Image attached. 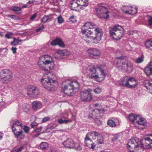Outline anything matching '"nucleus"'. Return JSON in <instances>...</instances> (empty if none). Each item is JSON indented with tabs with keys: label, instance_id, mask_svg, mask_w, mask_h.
<instances>
[{
	"label": "nucleus",
	"instance_id": "5",
	"mask_svg": "<svg viewBox=\"0 0 152 152\" xmlns=\"http://www.w3.org/2000/svg\"><path fill=\"white\" fill-rule=\"evenodd\" d=\"M98 68L101 73L99 78H101L102 80H104L106 75V73L104 72L105 66H101L98 67ZM86 73L88 75L90 76L91 78L96 79L99 78V75H96V69L94 65H91L88 66L86 69Z\"/></svg>",
	"mask_w": 152,
	"mask_h": 152
},
{
	"label": "nucleus",
	"instance_id": "35",
	"mask_svg": "<svg viewBox=\"0 0 152 152\" xmlns=\"http://www.w3.org/2000/svg\"><path fill=\"white\" fill-rule=\"evenodd\" d=\"M40 148L43 150L46 149L48 148V144L46 142H42L40 144Z\"/></svg>",
	"mask_w": 152,
	"mask_h": 152
},
{
	"label": "nucleus",
	"instance_id": "49",
	"mask_svg": "<svg viewBox=\"0 0 152 152\" xmlns=\"http://www.w3.org/2000/svg\"><path fill=\"white\" fill-rule=\"evenodd\" d=\"M50 120V118L49 117H46L44 118L42 120V122L45 123L47 121H49Z\"/></svg>",
	"mask_w": 152,
	"mask_h": 152
},
{
	"label": "nucleus",
	"instance_id": "61",
	"mask_svg": "<svg viewBox=\"0 0 152 152\" xmlns=\"http://www.w3.org/2000/svg\"><path fill=\"white\" fill-rule=\"evenodd\" d=\"M3 133L0 132V140H1L2 138Z\"/></svg>",
	"mask_w": 152,
	"mask_h": 152
},
{
	"label": "nucleus",
	"instance_id": "34",
	"mask_svg": "<svg viewBox=\"0 0 152 152\" xmlns=\"http://www.w3.org/2000/svg\"><path fill=\"white\" fill-rule=\"evenodd\" d=\"M144 57L143 56H141L137 58L135 61V63L137 64H140L144 60Z\"/></svg>",
	"mask_w": 152,
	"mask_h": 152
},
{
	"label": "nucleus",
	"instance_id": "29",
	"mask_svg": "<svg viewBox=\"0 0 152 152\" xmlns=\"http://www.w3.org/2000/svg\"><path fill=\"white\" fill-rule=\"evenodd\" d=\"M137 9L136 7L133 8L132 7V9H130L129 11H126V12H127V14H129L130 15H134L137 12Z\"/></svg>",
	"mask_w": 152,
	"mask_h": 152
},
{
	"label": "nucleus",
	"instance_id": "27",
	"mask_svg": "<svg viewBox=\"0 0 152 152\" xmlns=\"http://www.w3.org/2000/svg\"><path fill=\"white\" fill-rule=\"evenodd\" d=\"M19 126L21 129L22 128V126L21 123L18 121H15L13 123L12 127V131H14L16 129V128H19Z\"/></svg>",
	"mask_w": 152,
	"mask_h": 152
},
{
	"label": "nucleus",
	"instance_id": "1",
	"mask_svg": "<svg viewBox=\"0 0 152 152\" xmlns=\"http://www.w3.org/2000/svg\"><path fill=\"white\" fill-rule=\"evenodd\" d=\"M96 27L95 24L91 22H87L82 26V38L87 43H90L91 40L93 43L97 44L101 40L103 35V32L102 29L99 28H95L94 30L95 37L90 36L88 35L91 34L92 32L88 29L95 28Z\"/></svg>",
	"mask_w": 152,
	"mask_h": 152
},
{
	"label": "nucleus",
	"instance_id": "40",
	"mask_svg": "<svg viewBox=\"0 0 152 152\" xmlns=\"http://www.w3.org/2000/svg\"><path fill=\"white\" fill-rule=\"evenodd\" d=\"M13 35V33L12 32H8L5 35V37L7 39H10Z\"/></svg>",
	"mask_w": 152,
	"mask_h": 152
},
{
	"label": "nucleus",
	"instance_id": "19",
	"mask_svg": "<svg viewBox=\"0 0 152 152\" xmlns=\"http://www.w3.org/2000/svg\"><path fill=\"white\" fill-rule=\"evenodd\" d=\"M91 132H93L95 134L94 135H92V138L93 139H95L93 138L94 137H97V142L98 144H101L103 143L104 138L102 135L96 131H91Z\"/></svg>",
	"mask_w": 152,
	"mask_h": 152
},
{
	"label": "nucleus",
	"instance_id": "62",
	"mask_svg": "<svg viewBox=\"0 0 152 152\" xmlns=\"http://www.w3.org/2000/svg\"><path fill=\"white\" fill-rule=\"evenodd\" d=\"M27 5H24L22 7V8H25L27 7Z\"/></svg>",
	"mask_w": 152,
	"mask_h": 152
},
{
	"label": "nucleus",
	"instance_id": "13",
	"mask_svg": "<svg viewBox=\"0 0 152 152\" xmlns=\"http://www.w3.org/2000/svg\"><path fill=\"white\" fill-rule=\"evenodd\" d=\"M94 133L91 132H88L86 134L85 139V143L86 146L88 148L92 149H94L96 145L93 142L92 140L90 139V137H92V135H94Z\"/></svg>",
	"mask_w": 152,
	"mask_h": 152
},
{
	"label": "nucleus",
	"instance_id": "46",
	"mask_svg": "<svg viewBox=\"0 0 152 152\" xmlns=\"http://www.w3.org/2000/svg\"><path fill=\"white\" fill-rule=\"evenodd\" d=\"M69 20L73 23H75L76 22L77 20L74 18V16H71L69 18Z\"/></svg>",
	"mask_w": 152,
	"mask_h": 152
},
{
	"label": "nucleus",
	"instance_id": "33",
	"mask_svg": "<svg viewBox=\"0 0 152 152\" xmlns=\"http://www.w3.org/2000/svg\"><path fill=\"white\" fill-rule=\"evenodd\" d=\"M145 87L147 89L150 91H152V80H151L150 81L148 82L145 86Z\"/></svg>",
	"mask_w": 152,
	"mask_h": 152
},
{
	"label": "nucleus",
	"instance_id": "38",
	"mask_svg": "<svg viewBox=\"0 0 152 152\" xmlns=\"http://www.w3.org/2000/svg\"><path fill=\"white\" fill-rule=\"evenodd\" d=\"M11 9L17 13H19L18 12L21 10V8L19 7L13 6L12 7Z\"/></svg>",
	"mask_w": 152,
	"mask_h": 152
},
{
	"label": "nucleus",
	"instance_id": "26",
	"mask_svg": "<svg viewBox=\"0 0 152 152\" xmlns=\"http://www.w3.org/2000/svg\"><path fill=\"white\" fill-rule=\"evenodd\" d=\"M15 136L17 138H20V139H22L23 138L24 135L22 134L23 131L21 130L18 131H16V129L14 131H12Z\"/></svg>",
	"mask_w": 152,
	"mask_h": 152
},
{
	"label": "nucleus",
	"instance_id": "51",
	"mask_svg": "<svg viewBox=\"0 0 152 152\" xmlns=\"http://www.w3.org/2000/svg\"><path fill=\"white\" fill-rule=\"evenodd\" d=\"M36 17L37 14L36 13L34 14L31 16L30 19V20L32 21H33L34 19Z\"/></svg>",
	"mask_w": 152,
	"mask_h": 152
},
{
	"label": "nucleus",
	"instance_id": "28",
	"mask_svg": "<svg viewBox=\"0 0 152 152\" xmlns=\"http://www.w3.org/2000/svg\"><path fill=\"white\" fill-rule=\"evenodd\" d=\"M71 84L74 89L78 88L80 87V84L76 80H74L71 82Z\"/></svg>",
	"mask_w": 152,
	"mask_h": 152
},
{
	"label": "nucleus",
	"instance_id": "16",
	"mask_svg": "<svg viewBox=\"0 0 152 152\" xmlns=\"http://www.w3.org/2000/svg\"><path fill=\"white\" fill-rule=\"evenodd\" d=\"M126 87L129 88H134L137 85V80L134 77L128 78V80L127 81Z\"/></svg>",
	"mask_w": 152,
	"mask_h": 152
},
{
	"label": "nucleus",
	"instance_id": "4",
	"mask_svg": "<svg viewBox=\"0 0 152 152\" xmlns=\"http://www.w3.org/2000/svg\"><path fill=\"white\" fill-rule=\"evenodd\" d=\"M39 66L45 71H48L46 67H48L50 69H53L54 66L53 58L51 56L43 55L40 57L38 62Z\"/></svg>",
	"mask_w": 152,
	"mask_h": 152
},
{
	"label": "nucleus",
	"instance_id": "42",
	"mask_svg": "<svg viewBox=\"0 0 152 152\" xmlns=\"http://www.w3.org/2000/svg\"><path fill=\"white\" fill-rule=\"evenodd\" d=\"M94 91L95 93L99 94L102 92V89L100 87H98L94 89Z\"/></svg>",
	"mask_w": 152,
	"mask_h": 152
},
{
	"label": "nucleus",
	"instance_id": "23",
	"mask_svg": "<svg viewBox=\"0 0 152 152\" xmlns=\"http://www.w3.org/2000/svg\"><path fill=\"white\" fill-rule=\"evenodd\" d=\"M81 10H83L84 7H86L88 5L87 0H77Z\"/></svg>",
	"mask_w": 152,
	"mask_h": 152
},
{
	"label": "nucleus",
	"instance_id": "17",
	"mask_svg": "<svg viewBox=\"0 0 152 152\" xmlns=\"http://www.w3.org/2000/svg\"><path fill=\"white\" fill-rule=\"evenodd\" d=\"M69 7L72 10H74L77 11H80L81 10L77 0L72 1L70 3Z\"/></svg>",
	"mask_w": 152,
	"mask_h": 152
},
{
	"label": "nucleus",
	"instance_id": "43",
	"mask_svg": "<svg viewBox=\"0 0 152 152\" xmlns=\"http://www.w3.org/2000/svg\"><path fill=\"white\" fill-rule=\"evenodd\" d=\"M41 21L42 22L45 23L48 21V15H45L41 19Z\"/></svg>",
	"mask_w": 152,
	"mask_h": 152
},
{
	"label": "nucleus",
	"instance_id": "54",
	"mask_svg": "<svg viewBox=\"0 0 152 152\" xmlns=\"http://www.w3.org/2000/svg\"><path fill=\"white\" fill-rule=\"evenodd\" d=\"M42 126L40 127L39 128H38L36 129L35 130V132H39L42 130Z\"/></svg>",
	"mask_w": 152,
	"mask_h": 152
},
{
	"label": "nucleus",
	"instance_id": "14",
	"mask_svg": "<svg viewBox=\"0 0 152 152\" xmlns=\"http://www.w3.org/2000/svg\"><path fill=\"white\" fill-rule=\"evenodd\" d=\"M66 82L67 84H65L64 86H63L62 87V90L65 94L69 95H72L74 94L73 91L74 89L70 81L67 80Z\"/></svg>",
	"mask_w": 152,
	"mask_h": 152
},
{
	"label": "nucleus",
	"instance_id": "15",
	"mask_svg": "<svg viewBox=\"0 0 152 152\" xmlns=\"http://www.w3.org/2000/svg\"><path fill=\"white\" fill-rule=\"evenodd\" d=\"M87 53L91 57L94 59L99 58L100 54V51L96 48H90L87 50Z\"/></svg>",
	"mask_w": 152,
	"mask_h": 152
},
{
	"label": "nucleus",
	"instance_id": "2",
	"mask_svg": "<svg viewBox=\"0 0 152 152\" xmlns=\"http://www.w3.org/2000/svg\"><path fill=\"white\" fill-rule=\"evenodd\" d=\"M127 148L130 149L134 148L136 150H138L139 148L145 149L152 148V135H150L144 138L142 142L138 138H132L129 141Z\"/></svg>",
	"mask_w": 152,
	"mask_h": 152
},
{
	"label": "nucleus",
	"instance_id": "57",
	"mask_svg": "<svg viewBox=\"0 0 152 152\" xmlns=\"http://www.w3.org/2000/svg\"><path fill=\"white\" fill-rule=\"evenodd\" d=\"M36 1V0H32V1H29L27 3V4H33L34 2Z\"/></svg>",
	"mask_w": 152,
	"mask_h": 152
},
{
	"label": "nucleus",
	"instance_id": "6",
	"mask_svg": "<svg viewBox=\"0 0 152 152\" xmlns=\"http://www.w3.org/2000/svg\"><path fill=\"white\" fill-rule=\"evenodd\" d=\"M54 75L49 74L44 75L41 79V82L43 86L47 89L50 91H53L54 89V84L57 82L54 79Z\"/></svg>",
	"mask_w": 152,
	"mask_h": 152
},
{
	"label": "nucleus",
	"instance_id": "47",
	"mask_svg": "<svg viewBox=\"0 0 152 152\" xmlns=\"http://www.w3.org/2000/svg\"><path fill=\"white\" fill-rule=\"evenodd\" d=\"M48 22H50L52 21L54 18L53 15H47Z\"/></svg>",
	"mask_w": 152,
	"mask_h": 152
},
{
	"label": "nucleus",
	"instance_id": "31",
	"mask_svg": "<svg viewBox=\"0 0 152 152\" xmlns=\"http://www.w3.org/2000/svg\"><path fill=\"white\" fill-rule=\"evenodd\" d=\"M145 45L147 48L152 50V40L147 41L145 43Z\"/></svg>",
	"mask_w": 152,
	"mask_h": 152
},
{
	"label": "nucleus",
	"instance_id": "22",
	"mask_svg": "<svg viewBox=\"0 0 152 152\" xmlns=\"http://www.w3.org/2000/svg\"><path fill=\"white\" fill-rule=\"evenodd\" d=\"M51 45H58L61 47H63L64 46V42L61 39L59 38H56L54 41H52Z\"/></svg>",
	"mask_w": 152,
	"mask_h": 152
},
{
	"label": "nucleus",
	"instance_id": "58",
	"mask_svg": "<svg viewBox=\"0 0 152 152\" xmlns=\"http://www.w3.org/2000/svg\"><path fill=\"white\" fill-rule=\"evenodd\" d=\"M100 105V104H99V103H95V104L94 105V106L95 107H97L98 106H99Z\"/></svg>",
	"mask_w": 152,
	"mask_h": 152
},
{
	"label": "nucleus",
	"instance_id": "39",
	"mask_svg": "<svg viewBox=\"0 0 152 152\" xmlns=\"http://www.w3.org/2000/svg\"><path fill=\"white\" fill-rule=\"evenodd\" d=\"M58 122L60 124H67L69 122V121L67 120H63L62 118H60L58 120Z\"/></svg>",
	"mask_w": 152,
	"mask_h": 152
},
{
	"label": "nucleus",
	"instance_id": "24",
	"mask_svg": "<svg viewBox=\"0 0 152 152\" xmlns=\"http://www.w3.org/2000/svg\"><path fill=\"white\" fill-rule=\"evenodd\" d=\"M57 53L62 58H66L69 54V52L66 50H59L58 51Z\"/></svg>",
	"mask_w": 152,
	"mask_h": 152
},
{
	"label": "nucleus",
	"instance_id": "48",
	"mask_svg": "<svg viewBox=\"0 0 152 152\" xmlns=\"http://www.w3.org/2000/svg\"><path fill=\"white\" fill-rule=\"evenodd\" d=\"M95 122L98 126H100L102 124L101 121L98 119H96L95 120Z\"/></svg>",
	"mask_w": 152,
	"mask_h": 152
},
{
	"label": "nucleus",
	"instance_id": "37",
	"mask_svg": "<svg viewBox=\"0 0 152 152\" xmlns=\"http://www.w3.org/2000/svg\"><path fill=\"white\" fill-rule=\"evenodd\" d=\"M128 80V77H127L125 78L121 81L120 84L121 85L124 86L126 87V84L127 81Z\"/></svg>",
	"mask_w": 152,
	"mask_h": 152
},
{
	"label": "nucleus",
	"instance_id": "36",
	"mask_svg": "<svg viewBox=\"0 0 152 152\" xmlns=\"http://www.w3.org/2000/svg\"><path fill=\"white\" fill-rule=\"evenodd\" d=\"M131 9V6L128 7L126 6H123L121 8L122 10L126 14H127V12H126V11H129L130 9Z\"/></svg>",
	"mask_w": 152,
	"mask_h": 152
},
{
	"label": "nucleus",
	"instance_id": "41",
	"mask_svg": "<svg viewBox=\"0 0 152 152\" xmlns=\"http://www.w3.org/2000/svg\"><path fill=\"white\" fill-rule=\"evenodd\" d=\"M148 25L150 26H152V16L148 15Z\"/></svg>",
	"mask_w": 152,
	"mask_h": 152
},
{
	"label": "nucleus",
	"instance_id": "10",
	"mask_svg": "<svg viewBox=\"0 0 152 152\" xmlns=\"http://www.w3.org/2000/svg\"><path fill=\"white\" fill-rule=\"evenodd\" d=\"M63 145L66 147L70 148H75L78 151H80L82 148L79 143H75L71 139H68L63 142Z\"/></svg>",
	"mask_w": 152,
	"mask_h": 152
},
{
	"label": "nucleus",
	"instance_id": "60",
	"mask_svg": "<svg viewBox=\"0 0 152 152\" xmlns=\"http://www.w3.org/2000/svg\"><path fill=\"white\" fill-rule=\"evenodd\" d=\"M37 4H39L41 3L43 1L42 0H39L38 1H37Z\"/></svg>",
	"mask_w": 152,
	"mask_h": 152
},
{
	"label": "nucleus",
	"instance_id": "53",
	"mask_svg": "<svg viewBox=\"0 0 152 152\" xmlns=\"http://www.w3.org/2000/svg\"><path fill=\"white\" fill-rule=\"evenodd\" d=\"M17 49L16 48L12 47L11 48V50H12L13 53L14 54H15L16 53V50Z\"/></svg>",
	"mask_w": 152,
	"mask_h": 152
},
{
	"label": "nucleus",
	"instance_id": "12",
	"mask_svg": "<svg viewBox=\"0 0 152 152\" xmlns=\"http://www.w3.org/2000/svg\"><path fill=\"white\" fill-rule=\"evenodd\" d=\"M137 120L135 122L134 126L140 129H142L145 128L147 126L146 120L139 115L137 118Z\"/></svg>",
	"mask_w": 152,
	"mask_h": 152
},
{
	"label": "nucleus",
	"instance_id": "59",
	"mask_svg": "<svg viewBox=\"0 0 152 152\" xmlns=\"http://www.w3.org/2000/svg\"><path fill=\"white\" fill-rule=\"evenodd\" d=\"M57 126V125L56 126H51L49 127V128L50 129L52 130L54 129Z\"/></svg>",
	"mask_w": 152,
	"mask_h": 152
},
{
	"label": "nucleus",
	"instance_id": "63",
	"mask_svg": "<svg viewBox=\"0 0 152 152\" xmlns=\"http://www.w3.org/2000/svg\"><path fill=\"white\" fill-rule=\"evenodd\" d=\"M35 125L34 123H33L31 124V127L32 128Z\"/></svg>",
	"mask_w": 152,
	"mask_h": 152
},
{
	"label": "nucleus",
	"instance_id": "44",
	"mask_svg": "<svg viewBox=\"0 0 152 152\" xmlns=\"http://www.w3.org/2000/svg\"><path fill=\"white\" fill-rule=\"evenodd\" d=\"M63 21V19L61 16H60L58 17V23H61Z\"/></svg>",
	"mask_w": 152,
	"mask_h": 152
},
{
	"label": "nucleus",
	"instance_id": "64",
	"mask_svg": "<svg viewBox=\"0 0 152 152\" xmlns=\"http://www.w3.org/2000/svg\"><path fill=\"white\" fill-rule=\"evenodd\" d=\"M40 133H39V134H35V137H37V136H38L39 134H40Z\"/></svg>",
	"mask_w": 152,
	"mask_h": 152
},
{
	"label": "nucleus",
	"instance_id": "20",
	"mask_svg": "<svg viewBox=\"0 0 152 152\" xmlns=\"http://www.w3.org/2000/svg\"><path fill=\"white\" fill-rule=\"evenodd\" d=\"M144 71L146 74L150 76L152 74V62H150L145 69Z\"/></svg>",
	"mask_w": 152,
	"mask_h": 152
},
{
	"label": "nucleus",
	"instance_id": "18",
	"mask_svg": "<svg viewBox=\"0 0 152 152\" xmlns=\"http://www.w3.org/2000/svg\"><path fill=\"white\" fill-rule=\"evenodd\" d=\"M27 94L28 95L31 94L37 96L39 94V92L38 89L34 86H30L28 87V92Z\"/></svg>",
	"mask_w": 152,
	"mask_h": 152
},
{
	"label": "nucleus",
	"instance_id": "45",
	"mask_svg": "<svg viewBox=\"0 0 152 152\" xmlns=\"http://www.w3.org/2000/svg\"><path fill=\"white\" fill-rule=\"evenodd\" d=\"M23 130L26 133H27L29 132V128L27 126L25 125L23 128Z\"/></svg>",
	"mask_w": 152,
	"mask_h": 152
},
{
	"label": "nucleus",
	"instance_id": "11",
	"mask_svg": "<svg viewBox=\"0 0 152 152\" xmlns=\"http://www.w3.org/2000/svg\"><path fill=\"white\" fill-rule=\"evenodd\" d=\"M96 15L100 18H109L108 12L107 8L102 6H99L97 8Z\"/></svg>",
	"mask_w": 152,
	"mask_h": 152
},
{
	"label": "nucleus",
	"instance_id": "21",
	"mask_svg": "<svg viewBox=\"0 0 152 152\" xmlns=\"http://www.w3.org/2000/svg\"><path fill=\"white\" fill-rule=\"evenodd\" d=\"M32 107L33 109L36 111L41 109L42 107V105L39 101H34L32 103Z\"/></svg>",
	"mask_w": 152,
	"mask_h": 152
},
{
	"label": "nucleus",
	"instance_id": "3",
	"mask_svg": "<svg viewBox=\"0 0 152 152\" xmlns=\"http://www.w3.org/2000/svg\"><path fill=\"white\" fill-rule=\"evenodd\" d=\"M115 62L118 70L122 72H131L133 69V64L131 61L127 60L123 56L117 57Z\"/></svg>",
	"mask_w": 152,
	"mask_h": 152
},
{
	"label": "nucleus",
	"instance_id": "9",
	"mask_svg": "<svg viewBox=\"0 0 152 152\" xmlns=\"http://www.w3.org/2000/svg\"><path fill=\"white\" fill-rule=\"evenodd\" d=\"M91 90L90 88L81 91L80 96V100L83 102L91 101L92 99V95L91 93Z\"/></svg>",
	"mask_w": 152,
	"mask_h": 152
},
{
	"label": "nucleus",
	"instance_id": "7",
	"mask_svg": "<svg viewBox=\"0 0 152 152\" xmlns=\"http://www.w3.org/2000/svg\"><path fill=\"white\" fill-rule=\"evenodd\" d=\"M109 33L111 36L116 40L120 39L124 33L123 27L119 25H116L109 29Z\"/></svg>",
	"mask_w": 152,
	"mask_h": 152
},
{
	"label": "nucleus",
	"instance_id": "50",
	"mask_svg": "<svg viewBox=\"0 0 152 152\" xmlns=\"http://www.w3.org/2000/svg\"><path fill=\"white\" fill-rule=\"evenodd\" d=\"M118 136L117 134H115L113 136V137L112 138V140L113 141H116L118 138Z\"/></svg>",
	"mask_w": 152,
	"mask_h": 152
},
{
	"label": "nucleus",
	"instance_id": "32",
	"mask_svg": "<svg viewBox=\"0 0 152 152\" xmlns=\"http://www.w3.org/2000/svg\"><path fill=\"white\" fill-rule=\"evenodd\" d=\"M107 125L110 127H113L116 125L115 122L111 119L109 120L107 122Z\"/></svg>",
	"mask_w": 152,
	"mask_h": 152
},
{
	"label": "nucleus",
	"instance_id": "8",
	"mask_svg": "<svg viewBox=\"0 0 152 152\" xmlns=\"http://www.w3.org/2000/svg\"><path fill=\"white\" fill-rule=\"evenodd\" d=\"M12 74L8 70L3 69L0 72V80L3 83H9L12 81Z\"/></svg>",
	"mask_w": 152,
	"mask_h": 152
},
{
	"label": "nucleus",
	"instance_id": "56",
	"mask_svg": "<svg viewBox=\"0 0 152 152\" xmlns=\"http://www.w3.org/2000/svg\"><path fill=\"white\" fill-rule=\"evenodd\" d=\"M96 110H98L100 113H101V112H102L103 113H104L105 111V110L104 109L102 110L96 109Z\"/></svg>",
	"mask_w": 152,
	"mask_h": 152
},
{
	"label": "nucleus",
	"instance_id": "25",
	"mask_svg": "<svg viewBox=\"0 0 152 152\" xmlns=\"http://www.w3.org/2000/svg\"><path fill=\"white\" fill-rule=\"evenodd\" d=\"M139 116L138 115L132 113L129 115V118L131 121L132 123L134 125L135 122L137 120V118L139 117Z\"/></svg>",
	"mask_w": 152,
	"mask_h": 152
},
{
	"label": "nucleus",
	"instance_id": "52",
	"mask_svg": "<svg viewBox=\"0 0 152 152\" xmlns=\"http://www.w3.org/2000/svg\"><path fill=\"white\" fill-rule=\"evenodd\" d=\"M44 26L43 25H42L39 27L37 28L36 29V31L37 32L39 31L44 28Z\"/></svg>",
	"mask_w": 152,
	"mask_h": 152
},
{
	"label": "nucleus",
	"instance_id": "30",
	"mask_svg": "<svg viewBox=\"0 0 152 152\" xmlns=\"http://www.w3.org/2000/svg\"><path fill=\"white\" fill-rule=\"evenodd\" d=\"M21 40L15 38L13 39V41L11 42V44L12 45L14 46L16 45H20L21 43Z\"/></svg>",
	"mask_w": 152,
	"mask_h": 152
},
{
	"label": "nucleus",
	"instance_id": "55",
	"mask_svg": "<svg viewBox=\"0 0 152 152\" xmlns=\"http://www.w3.org/2000/svg\"><path fill=\"white\" fill-rule=\"evenodd\" d=\"M23 148V146L20 147L17 149V151L15 152H21Z\"/></svg>",
	"mask_w": 152,
	"mask_h": 152
}]
</instances>
